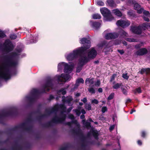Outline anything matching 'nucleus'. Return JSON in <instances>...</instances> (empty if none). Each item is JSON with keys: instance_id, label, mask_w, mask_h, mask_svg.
Here are the masks:
<instances>
[{"instance_id": "nucleus-1", "label": "nucleus", "mask_w": 150, "mask_h": 150, "mask_svg": "<svg viewBox=\"0 0 150 150\" xmlns=\"http://www.w3.org/2000/svg\"><path fill=\"white\" fill-rule=\"evenodd\" d=\"M17 53L14 52H11L9 55H6L4 56V62L1 67L3 69V72L8 74L9 76L11 77V75L10 71V68L15 67L17 65L16 62L12 61V59L13 57L17 56Z\"/></svg>"}, {"instance_id": "nucleus-2", "label": "nucleus", "mask_w": 150, "mask_h": 150, "mask_svg": "<svg viewBox=\"0 0 150 150\" xmlns=\"http://www.w3.org/2000/svg\"><path fill=\"white\" fill-rule=\"evenodd\" d=\"M32 95L26 97L28 101V105L29 106H32L35 103L37 98L38 94L45 93L44 89H42L39 90L36 89H33L31 91Z\"/></svg>"}, {"instance_id": "nucleus-3", "label": "nucleus", "mask_w": 150, "mask_h": 150, "mask_svg": "<svg viewBox=\"0 0 150 150\" xmlns=\"http://www.w3.org/2000/svg\"><path fill=\"white\" fill-rule=\"evenodd\" d=\"M66 117V115L65 114H62L60 117L56 115L50 121L42 124V126L43 127L47 128L52 126V123L55 124L62 123L65 120Z\"/></svg>"}, {"instance_id": "nucleus-4", "label": "nucleus", "mask_w": 150, "mask_h": 150, "mask_svg": "<svg viewBox=\"0 0 150 150\" xmlns=\"http://www.w3.org/2000/svg\"><path fill=\"white\" fill-rule=\"evenodd\" d=\"M150 29V23H145L142 24L141 26L137 27L131 26V30L134 33L137 35H140L142 33V30H145L146 29Z\"/></svg>"}, {"instance_id": "nucleus-5", "label": "nucleus", "mask_w": 150, "mask_h": 150, "mask_svg": "<svg viewBox=\"0 0 150 150\" xmlns=\"http://www.w3.org/2000/svg\"><path fill=\"white\" fill-rule=\"evenodd\" d=\"M100 11L101 14L107 21H110L113 19L110 11L107 8H101Z\"/></svg>"}, {"instance_id": "nucleus-6", "label": "nucleus", "mask_w": 150, "mask_h": 150, "mask_svg": "<svg viewBox=\"0 0 150 150\" xmlns=\"http://www.w3.org/2000/svg\"><path fill=\"white\" fill-rule=\"evenodd\" d=\"M80 48V49L73 50V52L75 53L77 58L79 57H80L85 55L86 53V50L90 47Z\"/></svg>"}, {"instance_id": "nucleus-7", "label": "nucleus", "mask_w": 150, "mask_h": 150, "mask_svg": "<svg viewBox=\"0 0 150 150\" xmlns=\"http://www.w3.org/2000/svg\"><path fill=\"white\" fill-rule=\"evenodd\" d=\"M53 80L51 78H49L47 79L46 83L42 86V89H44L45 91V93H46V91L49 92L50 89L49 88H52L53 86L52 83Z\"/></svg>"}, {"instance_id": "nucleus-8", "label": "nucleus", "mask_w": 150, "mask_h": 150, "mask_svg": "<svg viewBox=\"0 0 150 150\" xmlns=\"http://www.w3.org/2000/svg\"><path fill=\"white\" fill-rule=\"evenodd\" d=\"M79 42L83 45V47H90L91 42L89 38H83L80 39Z\"/></svg>"}, {"instance_id": "nucleus-9", "label": "nucleus", "mask_w": 150, "mask_h": 150, "mask_svg": "<svg viewBox=\"0 0 150 150\" xmlns=\"http://www.w3.org/2000/svg\"><path fill=\"white\" fill-rule=\"evenodd\" d=\"M6 114L7 117L16 116L18 114V109L16 107L12 108L9 111H6Z\"/></svg>"}, {"instance_id": "nucleus-10", "label": "nucleus", "mask_w": 150, "mask_h": 150, "mask_svg": "<svg viewBox=\"0 0 150 150\" xmlns=\"http://www.w3.org/2000/svg\"><path fill=\"white\" fill-rule=\"evenodd\" d=\"M116 24L119 26L125 28L128 26L130 25V23L128 21L120 19L117 21Z\"/></svg>"}, {"instance_id": "nucleus-11", "label": "nucleus", "mask_w": 150, "mask_h": 150, "mask_svg": "<svg viewBox=\"0 0 150 150\" xmlns=\"http://www.w3.org/2000/svg\"><path fill=\"white\" fill-rule=\"evenodd\" d=\"M118 37L117 33H108L105 35V38L107 40L114 39Z\"/></svg>"}, {"instance_id": "nucleus-12", "label": "nucleus", "mask_w": 150, "mask_h": 150, "mask_svg": "<svg viewBox=\"0 0 150 150\" xmlns=\"http://www.w3.org/2000/svg\"><path fill=\"white\" fill-rule=\"evenodd\" d=\"M97 55V51L95 50L94 47L91 50L89 51L88 54V58L90 59H94Z\"/></svg>"}, {"instance_id": "nucleus-13", "label": "nucleus", "mask_w": 150, "mask_h": 150, "mask_svg": "<svg viewBox=\"0 0 150 150\" xmlns=\"http://www.w3.org/2000/svg\"><path fill=\"white\" fill-rule=\"evenodd\" d=\"M90 60L86 56H83L82 57H80L79 59V64L81 65H83L84 66L85 63H86L88 62Z\"/></svg>"}, {"instance_id": "nucleus-14", "label": "nucleus", "mask_w": 150, "mask_h": 150, "mask_svg": "<svg viewBox=\"0 0 150 150\" xmlns=\"http://www.w3.org/2000/svg\"><path fill=\"white\" fill-rule=\"evenodd\" d=\"M58 109V105H56L53 108L51 109L50 110L46 109L45 110V113L47 116L51 114L53 112H57Z\"/></svg>"}, {"instance_id": "nucleus-15", "label": "nucleus", "mask_w": 150, "mask_h": 150, "mask_svg": "<svg viewBox=\"0 0 150 150\" xmlns=\"http://www.w3.org/2000/svg\"><path fill=\"white\" fill-rule=\"evenodd\" d=\"M148 52V50L146 48H143L138 50L135 52V54L138 56H143L147 53Z\"/></svg>"}, {"instance_id": "nucleus-16", "label": "nucleus", "mask_w": 150, "mask_h": 150, "mask_svg": "<svg viewBox=\"0 0 150 150\" xmlns=\"http://www.w3.org/2000/svg\"><path fill=\"white\" fill-rule=\"evenodd\" d=\"M74 66L73 65H69L67 63H65L64 65V72L65 73H67L69 72H71L73 69Z\"/></svg>"}, {"instance_id": "nucleus-17", "label": "nucleus", "mask_w": 150, "mask_h": 150, "mask_svg": "<svg viewBox=\"0 0 150 150\" xmlns=\"http://www.w3.org/2000/svg\"><path fill=\"white\" fill-rule=\"evenodd\" d=\"M3 47H14L12 42L8 39H6L3 43ZM0 47H2L0 46Z\"/></svg>"}, {"instance_id": "nucleus-18", "label": "nucleus", "mask_w": 150, "mask_h": 150, "mask_svg": "<svg viewBox=\"0 0 150 150\" xmlns=\"http://www.w3.org/2000/svg\"><path fill=\"white\" fill-rule=\"evenodd\" d=\"M75 53L73 52V51L72 53H70L67 56L66 58L67 60L69 61H71L74 59L77 58Z\"/></svg>"}, {"instance_id": "nucleus-19", "label": "nucleus", "mask_w": 150, "mask_h": 150, "mask_svg": "<svg viewBox=\"0 0 150 150\" xmlns=\"http://www.w3.org/2000/svg\"><path fill=\"white\" fill-rule=\"evenodd\" d=\"M118 36L120 38H124L128 36V34L122 29H120L117 33Z\"/></svg>"}, {"instance_id": "nucleus-20", "label": "nucleus", "mask_w": 150, "mask_h": 150, "mask_svg": "<svg viewBox=\"0 0 150 150\" xmlns=\"http://www.w3.org/2000/svg\"><path fill=\"white\" fill-rule=\"evenodd\" d=\"M90 132H91L92 135L94 138L98 140L99 134L97 130H95L93 129L91 130Z\"/></svg>"}, {"instance_id": "nucleus-21", "label": "nucleus", "mask_w": 150, "mask_h": 150, "mask_svg": "<svg viewBox=\"0 0 150 150\" xmlns=\"http://www.w3.org/2000/svg\"><path fill=\"white\" fill-rule=\"evenodd\" d=\"M139 72L141 74H143L145 73L146 75H149L150 73V68H142Z\"/></svg>"}, {"instance_id": "nucleus-22", "label": "nucleus", "mask_w": 150, "mask_h": 150, "mask_svg": "<svg viewBox=\"0 0 150 150\" xmlns=\"http://www.w3.org/2000/svg\"><path fill=\"white\" fill-rule=\"evenodd\" d=\"M71 132L73 134L78 136H79L83 133L79 128L78 129H72L71 130Z\"/></svg>"}, {"instance_id": "nucleus-23", "label": "nucleus", "mask_w": 150, "mask_h": 150, "mask_svg": "<svg viewBox=\"0 0 150 150\" xmlns=\"http://www.w3.org/2000/svg\"><path fill=\"white\" fill-rule=\"evenodd\" d=\"M15 146L11 147V150H23V148L22 146L18 145L16 141L15 142Z\"/></svg>"}, {"instance_id": "nucleus-24", "label": "nucleus", "mask_w": 150, "mask_h": 150, "mask_svg": "<svg viewBox=\"0 0 150 150\" xmlns=\"http://www.w3.org/2000/svg\"><path fill=\"white\" fill-rule=\"evenodd\" d=\"M37 39L36 38H34L32 35L30 36V40H27L26 41L27 44H29L33 43H35L37 42Z\"/></svg>"}, {"instance_id": "nucleus-25", "label": "nucleus", "mask_w": 150, "mask_h": 150, "mask_svg": "<svg viewBox=\"0 0 150 150\" xmlns=\"http://www.w3.org/2000/svg\"><path fill=\"white\" fill-rule=\"evenodd\" d=\"M108 43L106 40H104L98 44L97 47H108Z\"/></svg>"}, {"instance_id": "nucleus-26", "label": "nucleus", "mask_w": 150, "mask_h": 150, "mask_svg": "<svg viewBox=\"0 0 150 150\" xmlns=\"http://www.w3.org/2000/svg\"><path fill=\"white\" fill-rule=\"evenodd\" d=\"M91 23L92 26L96 29H98L100 26V24L98 22L91 21Z\"/></svg>"}, {"instance_id": "nucleus-27", "label": "nucleus", "mask_w": 150, "mask_h": 150, "mask_svg": "<svg viewBox=\"0 0 150 150\" xmlns=\"http://www.w3.org/2000/svg\"><path fill=\"white\" fill-rule=\"evenodd\" d=\"M19 129H20L19 126H16L12 128L8 129L6 131V132L7 133L11 134V133L12 132L16 131Z\"/></svg>"}, {"instance_id": "nucleus-28", "label": "nucleus", "mask_w": 150, "mask_h": 150, "mask_svg": "<svg viewBox=\"0 0 150 150\" xmlns=\"http://www.w3.org/2000/svg\"><path fill=\"white\" fill-rule=\"evenodd\" d=\"M112 12L115 15L119 17H121L122 16L121 12L118 9L113 10Z\"/></svg>"}, {"instance_id": "nucleus-29", "label": "nucleus", "mask_w": 150, "mask_h": 150, "mask_svg": "<svg viewBox=\"0 0 150 150\" xmlns=\"http://www.w3.org/2000/svg\"><path fill=\"white\" fill-rule=\"evenodd\" d=\"M14 47H0L3 48V51L4 52L7 54L13 50Z\"/></svg>"}, {"instance_id": "nucleus-30", "label": "nucleus", "mask_w": 150, "mask_h": 150, "mask_svg": "<svg viewBox=\"0 0 150 150\" xmlns=\"http://www.w3.org/2000/svg\"><path fill=\"white\" fill-rule=\"evenodd\" d=\"M47 117V115L46 114H41L36 117V119L39 122H41L42 119Z\"/></svg>"}, {"instance_id": "nucleus-31", "label": "nucleus", "mask_w": 150, "mask_h": 150, "mask_svg": "<svg viewBox=\"0 0 150 150\" xmlns=\"http://www.w3.org/2000/svg\"><path fill=\"white\" fill-rule=\"evenodd\" d=\"M106 4H108V5L111 7H114L115 5V3L113 0H107Z\"/></svg>"}, {"instance_id": "nucleus-32", "label": "nucleus", "mask_w": 150, "mask_h": 150, "mask_svg": "<svg viewBox=\"0 0 150 150\" xmlns=\"http://www.w3.org/2000/svg\"><path fill=\"white\" fill-rule=\"evenodd\" d=\"M127 14L130 17H135L136 16L135 13L133 11L131 10H129L127 12Z\"/></svg>"}, {"instance_id": "nucleus-33", "label": "nucleus", "mask_w": 150, "mask_h": 150, "mask_svg": "<svg viewBox=\"0 0 150 150\" xmlns=\"http://www.w3.org/2000/svg\"><path fill=\"white\" fill-rule=\"evenodd\" d=\"M61 77L65 81H67L69 79L70 76V75L69 74H61Z\"/></svg>"}, {"instance_id": "nucleus-34", "label": "nucleus", "mask_w": 150, "mask_h": 150, "mask_svg": "<svg viewBox=\"0 0 150 150\" xmlns=\"http://www.w3.org/2000/svg\"><path fill=\"white\" fill-rule=\"evenodd\" d=\"M5 117H7V115L6 114V111H2L1 113H0V121L1 122H0V123L2 122V118Z\"/></svg>"}, {"instance_id": "nucleus-35", "label": "nucleus", "mask_w": 150, "mask_h": 150, "mask_svg": "<svg viewBox=\"0 0 150 150\" xmlns=\"http://www.w3.org/2000/svg\"><path fill=\"white\" fill-rule=\"evenodd\" d=\"M64 95L66 94L67 92L64 88H61L57 92V93L58 95H60V93Z\"/></svg>"}, {"instance_id": "nucleus-36", "label": "nucleus", "mask_w": 150, "mask_h": 150, "mask_svg": "<svg viewBox=\"0 0 150 150\" xmlns=\"http://www.w3.org/2000/svg\"><path fill=\"white\" fill-rule=\"evenodd\" d=\"M88 82L90 83L91 85H92L94 83V79L93 78L90 79V78H87L85 80V83L86 84Z\"/></svg>"}, {"instance_id": "nucleus-37", "label": "nucleus", "mask_w": 150, "mask_h": 150, "mask_svg": "<svg viewBox=\"0 0 150 150\" xmlns=\"http://www.w3.org/2000/svg\"><path fill=\"white\" fill-rule=\"evenodd\" d=\"M92 17L94 19H99L101 18L100 15L98 13L93 14Z\"/></svg>"}, {"instance_id": "nucleus-38", "label": "nucleus", "mask_w": 150, "mask_h": 150, "mask_svg": "<svg viewBox=\"0 0 150 150\" xmlns=\"http://www.w3.org/2000/svg\"><path fill=\"white\" fill-rule=\"evenodd\" d=\"M83 66V65L79 64V65L76 69V72L77 73L80 72L82 69Z\"/></svg>"}, {"instance_id": "nucleus-39", "label": "nucleus", "mask_w": 150, "mask_h": 150, "mask_svg": "<svg viewBox=\"0 0 150 150\" xmlns=\"http://www.w3.org/2000/svg\"><path fill=\"white\" fill-rule=\"evenodd\" d=\"M58 105V108H59L62 110L63 111L65 112L66 109V107L64 104H61Z\"/></svg>"}, {"instance_id": "nucleus-40", "label": "nucleus", "mask_w": 150, "mask_h": 150, "mask_svg": "<svg viewBox=\"0 0 150 150\" xmlns=\"http://www.w3.org/2000/svg\"><path fill=\"white\" fill-rule=\"evenodd\" d=\"M134 8L135 10H137L141 7V5L136 2L134 4Z\"/></svg>"}, {"instance_id": "nucleus-41", "label": "nucleus", "mask_w": 150, "mask_h": 150, "mask_svg": "<svg viewBox=\"0 0 150 150\" xmlns=\"http://www.w3.org/2000/svg\"><path fill=\"white\" fill-rule=\"evenodd\" d=\"M134 93L135 94H136L137 93H142V91L141 88L140 87H139L138 88H136L134 91Z\"/></svg>"}, {"instance_id": "nucleus-42", "label": "nucleus", "mask_w": 150, "mask_h": 150, "mask_svg": "<svg viewBox=\"0 0 150 150\" xmlns=\"http://www.w3.org/2000/svg\"><path fill=\"white\" fill-rule=\"evenodd\" d=\"M20 128L22 129L25 130V128L26 127V122H23L19 125Z\"/></svg>"}, {"instance_id": "nucleus-43", "label": "nucleus", "mask_w": 150, "mask_h": 150, "mask_svg": "<svg viewBox=\"0 0 150 150\" xmlns=\"http://www.w3.org/2000/svg\"><path fill=\"white\" fill-rule=\"evenodd\" d=\"M17 37V35L14 33L11 34L9 35L10 38L11 40H15L16 39Z\"/></svg>"}, {"instance_id": "nucleus-44", "label": "nucleus", "mask_w": 150, "mask_h": 150, "mask_svg": "<svg viewBox=\"0 0 150 150\" xmlns=\"http://www.w3.org/2000/svg\"><path fill=\"white\" fill-rule=\"evenodd\" d=\"M85 108L89 111L91 110V104L90 103H86L85 105Z\"/></svg>"}, {"instance_id": "nucleus-45", "label": "nucleus", "mask_w": 150, "mask_h": 150, "mask_svg": "<svg viewBox=\"0 0 150 150\" xmlns=\"http://www.w3.org/2000/svg\"><path fill=\"white\" fill-rule=\"evenodd\" d=\"M6 36L4 32L2 30H0V39L4 38Z\"/></svg>"}, {"instance_id": "nucleus-46", "label": "nucleus", "mask_w": 150, "mask_h": 150, "mask_svg": "<svg viewBox=\"0 0 150 150\" xmlns=\"http://www.w3.org/2000/svg\"><path fill=\"white\" fill-rule=\"evenodd\" d=\"M88 91L89 93L92 94H95L96 93L95 90L92 87L88 88Z\"/></svg>"}, {"instance_id": "nucleus-47", "label": "nucleus", "mask_w": 150, "mask_h": 150, "mask_svg": "<svg viewBox=\"0 0 150 150\" xmlns=\"http://www.w3.org/2000/svg\"><path fill=\"white\" fill-rule=\"evenodd\" d=\"M122 85V83H117L113 86V88L114 89H117L119 88Z\"/></svg>"}, {"instance_id": "nucleus-48", "label": "nucleus", "mask_w": 150, "mask_h": 150, "mask_svg": "<svg viewBox=\"0 0 150 150\" xmlns=\"http://www.w3.org/2000/svg\"><path fill=\"white\" fill-rule=\"evenodd\" d=\"M141 137L143 138H145L146 136L147 133L146 131H142L141 133Z\"/></svg>"}, {"instance_id": "nucleus-49", "label": "nucleus", "mask_w": 150, "mask_h": 150, "mask_svg": "<svg viewBox=\"0 0 150 150\" xmlns=\"http://www.w3.org/2000/svg\"><path fill=\"white\" fill-rule=\"evenodd\" d=\"M42 105L41 104H39L38 105V108L37 110L35 111L34 113L35 114H41V112L40 111V109H39V108Z\"/></svg>"}, {"instance_id": "nucleus-50", "label": "nucleus", "mask_w": 150, "mask_h": 150, "mask_svg": "<svg viewBox=\"0 0 150 150\" xmlns=\"http://www.w3.org/2000/svg\"><path fill=\"white\" fill-rule=\"evenodd\" d=\"M84 82V81L83 79L81 78L78 79L76 81V84L77 83H83Z\"/></svg>"}, {"instance_id": "nucleus-51", "label": "nucleus", "mask_w": 150, "mask_h": 150, "mask_svg": "<svg viewBox=\"0 0 150 150\" xmlns=\"http://www.w3.org/2000/svg\"><path fill=\"white\" fill-rule=\"evenodd\" d=\"M80 139L82 141H84L86 139L85 137L84 136L83 133H81L79 136Z\"/></svg>"}, {"instance_id": "nucleus-52", "label": "nucleus", "mask_w": 150, "mask_h": 150, "mask_svg": "<svg viewBox=\"0 0 150 150\" xmlns=\"http://www.w3.org/2000/svg\"><path fill=\"white\" fill-rule=\"evenodd\" d=\"M114 95L115 94L114 93H111L108 97L107 98L108 100H110L112 99L114 96Z\"/></svg>"}, {"instance_id": "nucleus-53", "label": "nucleus", "mask_w": 150, "mask_h": 150, "mask_svg": "<svg viewBox=\"0 0 150 150\" xmlns=\"http://www.w3.org/2000/svg\"><path fill=\"white\" fill-rule=\"evenodd\" d=\"M65 62H62L61 63H59L58 65V69H62V66H64V65Z\"/></svg>"}, {"instance_id": "nucleus-54", "label": "nucleus", "mask_w": 150, "mask_h": 150, "mask_svg": "<svg viewBox=\"0 0 150 150\" xmlns=\"http://www.w3.org/2000/svg\"><path fill=\"white\" fill-rule=\"evenodd\" d=\"M121 89L123 93L125 95H127V89L124 88H121Z\"/></svg>"}, {"instance_id": "nucleus-55", "label": "nucleus", "mask_w": 150, "mask_h": 150, "mask_svg": "<svg viewBox=\"0 0 150 150\" xmlns=\"http://www.w3.org/2000/svg\"><path fill=\"white\" fill-rule=\"evenodd\" d=\"M33 121V119L31 117V114H30L29 117L27 119V121L28 122H30Z\"/></svg>"}, {"instance_id": "nucleus-56", "label": "nucleus", "mask_w": 150, "mask_h": 150, "mask_svg": "<svg viewBox=\"0 0 150 150\" xmlns=\"http://www.w3.org/2000/svg\"><path fill=\"white\" fill-rule=\"evenodd\" d=\"M97 4L98 5L101 6H103L104 5V3L102 1L100 0L97 1Z\"/></svg>"}, {"instance_id": "nucleus-57", "label": "nucleus", "mask_w": 150, "mask_h": 150, "mask_svg": "<svg viewBox=\"0 0 150 150\" xmlns=\"http://www.w3.org/2000/svg\"><path fill=\"white\" fill-rule=\"evenodd\" d=\"M116 76L117 74H113L111 77L110 81L111 82H112L115 79Z\"/></svg>"}, {"instance_id": "nucleus-58", "label": "nucleus", "mask_w": 150, "mask_h": 150, "mask_svg": "<svg viewBox=\"0 0 150 150\" xmlns=\"http://www.w3.org/2000/svg\"><path fill=\"white\" fill-rule=\"evenodd\" d=\"M91 103L92 104H98L99 103L98 100L96 99H94L93 100L91 101Z\"/></svg>"}, {"instance_id": "nucleus-59", "label": "nucleus", "mask_w": 150, "mask_h": 150, "mask_svg": "<svg viewBox=\"0 0 150 150\" xmlns=\"http://www.w3.org/2000/svg\"><path fill=\"white\" fill-rule=\"evenodd\" d=\"M32 126L31 125L29 126L28 127H26L25 128V130L27 131H30L32 129Z\"/></svg>"}, {"instance_id": "nucleus-60", "label": "nucleus", "mask_w": 150, "mask_h": 150, "mask_svg": "<svg viewBox=\"0 0 150 150\" xmlns=\"http://www.w3.org/2000/svg\"><path fill=\"white\" fill-rule=\"evenodd\" d=\"M144 11V9L143 8H141L139 9H138L137 10V13L139 14L141 13Z\"/></svg>"}, {"instance_id": "nucleus-61", "label": "nucleus", "mask_w": 150, "mask_h": 150, "mask_svg": "<svg viewBox=\"0 0 150 150\" xmlns=\"http://www.w3.org/2000/svg\"><path fill=\"white\" fill-rule=\"evenodd\" d=\"M107 110L108 109L107 107L106 106L103 107L102 108L101 111L103 113L105 112L106 111H107Z\"/></svg>"}, {"instance_id": "nucleus-62", "label": "nucleus", "mask_w": 150, "mask_h": 150, "mask_svg": "<svg viewBox=\"0 0 150 150\" xmlns=\"http://www.w3.org/2000/svg\"><path fill=\"white\" fill-rule=\"evenodd\" d=\"M75 111L76 113V114L77 116H79L81 114V112L78 109H75Z\"/></svg>"}, {"instance_id": "nucleus-63", "label": "nucleus", "mask_w": 150, "mask_h": 150, "mask_svg": "<svg viewBox=\"0 0 150 150\" xmlns=\"http://www.w3.org/2000/svg\"><path fill=\"white\" fill-rule=\"evenodd\" d=\"M122 77L124 79L127 80L129 78V76L127 75V73L125 74H123Z\"/></svg>"}, {"instance_id": "nucleus-64", "label": "nucleus", "mask_w": 150, "mask_h": 150, "mask_svg": "<svg viewBox=\"0 0 150 150\" xmlns=\"http://www.w3.org/2000/svg\"><path fill=\"white\" fill-rule=\"evenodd\" d=\"M126 40L129 42H134L135 41V40L134 39H132L130 38H127Z\"/></svg>"}]
</instances>
